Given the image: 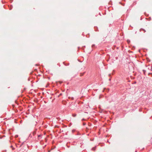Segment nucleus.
I'll return each instance as SVG.
<instances>
[{
    "instance_id": "1",
    "label": "nucleus",
    "mask_w": 152,
    "mask_h": 152,
    "mask_svg": "<svg viewBox=\"0 0 152 152\" xmlns=\"http://www.w3.org/2000/svg\"><path fill=\"white\" fill-rule=\"evenodd\" d=\"M72 133L75 135L77 136H80L81 134L80 133L76 131L75 129H73L72 130Z\"/></svg>"
},
{
    "instance_id": "2",
    "label": "nucleus",
    "mask_w": 152,
    "mask_h": 152,
    "mask_svg": "<svg viewBox=\"0 0 152 152\" xmlns=\"http://www.w3.org/2000/svg\"><path fill=\"white\" fill-rule=\"evenodd\" d=\"M15 145L17 147H20L23 144V143H22L20 145L18 143H15Z\"/></svg>"
},
{
    "instance_id": "3",
    "label": "nucleus",
    "mask_w": 152,
    "mask_h": 152,
    "mask_svg": "<svg viewBox=\"0 0 152 152\" xmlns=\"http://www.w3.org/2000/svg\"><path fill=\"white\" fill-rule=\"evenodd\" d=\"M42 134L38 135L37 136V137H38V139H41L42 138Z\"/></svg>"
},
{
    "instance_id": "4",
    "label": "nucleus",
    "mask_w": 152,
    "mask_h": 152,
    "mask_svg": "<svg viewBox=\"0 0 152 152\" xmlns=\"http://www.w3.org/2000/svg\"><path fill=\"white\" fill-rule=\"evenodd\" d=\"M94 28L95 31H98V28L97 26H94Z\"/></svg>"
},
{
    "instance_id": "5",
    "label": "nucleus",
    "mask_w": 152,
    "mask_h": 152,
    "mask_svg": "<svg viewBox=\"0 0 152 152\" xmlns=\"http://www.w3.org/2000/svg\"><path fill=\"white\" fill-rule=\"evenodd\" d=\"M96 147V146H95V147L92 148L91 149V150L93 151H95Z\"/></svg>"
},
{
    "instance_id": "6",
    "label": "nucleus",
    "mask_w": 152,
    "mask_h": 152,
    "mask_svg": "<svg viewBox=\"0 0 152 152\" xmlns=\"http://www.w3.org/2000/svg\"><path fill=\"white\" fill-rule=\"evenodd\" d=\"M63 64L65 65V66H68L69 65V63H67V64H66L65 62H64L63 63Z\"/></svg>"
},
{
    "instance_id": "7",
    "label": "nucleus",
    "mask_w": 152,
    "mask_h": 152,
    "mask_svg": "<svg viewBox=\"0 0 152 152\" xmlns=\"http://www.w3.org/2000/svg\"><path fill=\"white\" fill-rule=\"evenodd\" d=\"M142 30L144 32H146L145 30L142 28H141L140 30V31H141Z\"/></svg>"
},
{
    "instance_id": "8",
    "label": "nucleus",
    "mask_w": 152,
    "mask_h": 152,
    "mask_svg": "<svg viewBox=\"0 0 152 152\" xmlns=\"http://www.w3.org/2000/svg\"><path fill=\"white\" fill-rule=\"evenodd\" d=\"M69 143H66V145L67 147L69 148V147L70 146L69 145H68V144H69Z\"/></svg>"
},
{
    "instance_id": "9",
    "label": "nucleus",
    "mask_w": 152,
    "mask_h": 152,
    "mask_svg": "<svg viewBox=\"0 0 152 152\" xmlns=\"http://www.w3.org/2000/svg\"><path fill=\"white\" fill-rule=\"evenodd\" d=\"M92 47V48H94V47H95V44H93L92 45V46H91Z\"/></svg>"
},
{
    "instance_id": "10",
    "label": "nucleus",
    "mask_w": 152,
    "mask_h": 152,
    "mask_svg": "<svg viewBox=\"0 0 152 152\" xmlns=\"http://www.w3.org/2000/svg\"><path fill=\"white\" fill-rule=\"evenodd\" d=\"M77 115L76 114H72V116L74 117H75Z\"/></svg>"
},
{
    "instance_id": "11",
    "label": "nucleus",
    "mask_w": 152,
    "mask_h": 152,
    "mask_svg": "<svg viewBox=\"0 0 152 152\" xmlns=\"http://www.w3.org/2000/svg\"><path fill=\"white\" fill-rule=\"evenodd\" d=\"M149 75H151V76L152 77V73H149L148 74Z\"/></svg>"
},
{
    "instance_id": "12",
    "label": "nucleus",
    "mask_w": 152,
    "mask_h": 152,
    "mask_svg": "<svg viewBox=\"0 0 152 152\" xmlns=\"http://www.w3.org/2000/svg\"><path fill=\"white\" fill-rule=\"evenodd\" d=\"M85 73V72H84L83 73H80V75L81 76H83L84 74Z\"/></svg>"
},
{
    "instance_id": "13",
    "label": "nucleus",
    "mask_w": 152,
    "mask_h": 152,
    "mask_svg": "<svg viewBox=\"0 0 152 152\" xmlns=\"http://www.w3.org/2000/svg\"><path fill=\"white\" fill-rule=\"evenodd\" d=\"M143 73L145 74V72H146V71L145 70H144V69H143Z\"/></svg>"
},
{
    "instance_id": "14",
    "label": "nucleus",
    "mask_w": 152,
    "mask_h": 152,
    "mask_svg": "<svg viewBox=\"0 0 152 152\" xmlns=\"http://www.w3.org/2000/svg\"><path fill=\"white\" fill-rule=\"evenodd\" d=\"M32 137V135H31V134H29V137H28V138H30V137H31H31Z\"/></svg>"
},
{
    "instance_id": "15",
    "label": "nucleus",
    "mask_w": 152,
    "mask_h": 152,
    "mask_svg": "<svg viewBox=\"0 0 152 152\" xmlns=\"http://www.w3.org/2000/svg\"><path fill=\"white\" fill-rule=\"evenodd\" d=\"M12 5L11 6V7L10 8V10H12Z\"/></svg>"
},
{
    "instance_id": "16",
    "label": "nucleus",
    "mask_w": 152,
    "mask_h": 152,
    "mask_svg": "<svg viewBox=\"0 0 152 152\" xmlns=\"http://www.w3.org/2000/svg\"><path fill=\"white\" fill-rule=\"evenodd\" d=\"M130 40L129 39H127V42L128 43H129L130 42Z\"/></svg>"
},
{
    "instance_id": "17",
    "label": "nucleus",
    "mask_w": 152,
    "mask_h": 152,
    "mask_svg": "<svg viewBox=\"0 0 152 152\" xmlns=\"http://www.w3.org/2000/svg\"><path fill=\"white\" fill-rule=\"evenodd\" d=\"M10 147L12 148V149L13 150L15 149V148H14L13 147V146L12 145H11V146Z\"/></svg>"
},
{
    "instance_id": "18",
    "label": "nucleus",
    "mask_w": 152,
    "mask_h": 152,
    "mask_svg": "<svg viewBox=\"0 0 152 152\" xmlns=\"http://www.w3.org/2000/svg\"><path fill=\"white\" fill-rule=\"evenodd\" d=\"M86 125V123L85 122H83V125L84 126Z\"/></svg>"
},
{
    "instance_id": "19",
    "label": "nucleus",
    "mask_w": 152,
    "mask_h": 152,
    "mask_svg": "<svg viewBox=\"0 0 152 152\" xmlns=\"http://www.w3.org/2000/svg\"><path fill=\"white\" fill-rule=\"evenodd\" d=\"M145 15V16H148V15H147V14H146V13L145 12L144 13Z\"/></svg>"
},
{
    "instance_id": "20",
    "label": "nucleus",
    "mask_w": 152,
    "mask_h": 152,
    "mask_svg": "<svg viewBox=\"0 0 152 152\" xmlns=\"http://www.w3.org/2000/svg\"><path fill=\"white\" fill-rule=\"evenodd\" d=\"M18 137V135H15V137L16 138Z\"/></svg>"
},
{
    "instance_id": "21",
    "label": "nucleus",
    "mask_w": 152,
    "mask_h": 152,
    "mask_svg": "<svg viewBox=\"0 0 152 152\" xmlns=\"http://www.w3.org/2000/svg\"><path fill=\"white\" fill-rule=\"evenodd\" d=\"M103 143H99V145H101L102 146V144H103Z\"/></svg>"
},
{
    "instance_id": "22",
    "label": "nucleus",
    "mask_w": 152,
    "mask_h": 152,
    "mask_svg": "<svg viewBox=\"0 0 152 152\" xmlns=\"http://www.w3.org/2000/svg\"><path fill=\"white\" fill-rule=\"evenodd\" d=\"M147 61H150V60L149 59H147Z\"/></svg>"
},
{
    "instance_id": "23",
    "label": "nucleus",
    "mask_w": 152,
    "mask_h": 152,
    "mask_svg": "<svg viewBox=\"0 0 152 152\" xmlns=\"http://www.w3.org/2000/svg\"><path fill=\"white\" fill-rule=\"evenodd\" d=\"M6 150H5V151H3L2 152H6Z\"/></svg>"
},
{
    "instance_id": "24",
    "label": "nucleus",
    "mask_w": 152,
    "mask_h": 152,
    "mask_svg": "<svg viewBox=\"0 0 152 152\" xmlns=\"http://www.w3.org/2000/svg\"><path fill=\"white\" fill-rule=\"evenodd\" d=\"M11 2L12 3L13 1V0H10Z\"/></svg>"
},
{
    "instance_id": "25",
    "label": "nucleus",
    "mask_w": 152,
    "mask_h": 152,
    "mask_svg": "<svg viewBox=\"0 0 152 152\" xmlns=\"http://www.w3.org/2000/svg\"><path fill=\"white\" fill-rule=\"evenodd\" d=\"M85 120V119H84V118H83L82 119V121H84Z\"/></svg>"
},
{
    "instance_id": "26",
    "label": "nucleus",
    "mask_w": 152,
    "mask_h": 152,
    "mask_svg": "<svg viewBox=\"0 0 152 152\" xmlns=\"http://www.w3.org/2000/svg\"><path fill=\"white\" fill-rule=\"evenodd\" d=\"M89 126H91V124H89Z\"/></svg>"
},
{
    "instance_id": "27",
    "label": "nucleus",
    "mask_w": 152,
    "mask_h": 152,
    "mask_svg": "<svg viewBox=\"0 0 152 152\" xmlns=\"http://www.w3.org/2000/svg\"><path fill=\"white\" fill-rule=\"evenodd\" d=\"M111 75V74H109V76H110Z\"/></svg>"
},
{
    "instance_id": "28",
    "label": "nucleus",
    "mask_w": 152,
    "mask_h": 152,
    "mask_svg": "<svg viewBox=\"0 0 152 152\" xmlns=\"http://www.w3.org/2000/svg\"><path fill=\"white\" fill-rule=\"evenodd\" d=\"M151 17H150V18H149V19H150V20H151Z\"/></svg>"
},
{
    "instance_id": "29",
    "label": "nucleus",
    "mask_w": 152,
    "mask_h": 152,
    "mask_svg": "<svg viewBox=\"0 0 152 152\" xmlns=\"http://www.w3.org/2000/svg\"><path fill=\"white\" fill-rule=\"evenodd\" d=\"M107 142L109 143L110 142L108 141V140L107 141Z\"/></svg>"
},
{
    "instance_id": "30",
    "label": "nucleus",
    "mask_w": 152,
    "mask_h": 152,
    "mask_svg": "<svg viewBox=\"0 0 152 152\" xmlns=\"http://www.w3.org/2000/svg\"><path fill=\"white\" fill-rule=\"evenodd\" d=\"M99 15H101V13H99Z\"/></svg>"
},
{
    "instance_id": "31",
    "label": "nucleus",
    "mask_w": 152,
    "mask_h": 152,
    "mask_svg": "<svg viewBox=\"0 0 152 152\" xmlns=\"http://www.w3.org/2000/svg\"><path fill=\"white\" fill-rule=\"evenodd\" d=\"M151 70L152 71V66H151Z\"/></svg>"
},
{
    "instance_id": "32",
    "label": "nucleus",
    "mask_w": 152,
    "mask_h": 152,
    "mask_svg": "<svg viewBox=\"0 0 152 152\" xmlns=\"http://www.w3.org/2000/svg\"><path fill=\"white\" fill-rule=\"evenodd\" d=\"M119 4H121V2H119Z\"/></svg>"
},
{
    "instance_id": "33",
    "label": "nucleus",
    "mask_w": 152,
    "mask_h": 152,
    "mask_svg": "<svg viewBox=\"0 0 152 152\" xmlns=\"http://www.w3.org/2000/svg\"><path fill=\"white\" fill-rule=\"evenodd\" d=\"M83 47L85 48L86 47V46H83Z\"/></svg>"
},
{
    "instance_id": "34",
    "label": "nucleus",
    "mask_w": 152,
    "mask_h": 152,
    "mask_svg": "<svg viewBox=\"0 0 152 152\" xmlns=\"http://www.w3.org/2000/svg\"><path fill=\"white\" fill-rule=\"evenodd\" d=\"M109 80L110 81V80H111V78H110V79H109Z\"/></svg>"
},
{
    "instance_id": "35",
    "label": "nucleus",
    "mask_w": 152,
    "mask_h": 152,
    "mask_svg": "<svg viewBox=\"0 0 152 152\" xmlns=\"http://www.w3.org/2000/svg\"><path fill=\"white\" fill-rule=\"evenodd\" d=\"M130 27H132V28H133V27H132L131 26V25H130Z\"/></svg>"
},
{
    "instance_id": "36",
    "label": "nucleus",
    "mask_w": 152,
    "mask_h": 152,
    "mask_svg": "<svg viewBox=\"0 0 152 152\" xmlns=\"http://www.w3.org/2000/svg\"><path fill=\"white\" fill-rule=\"evenodd\" d=\"M72 99H74V98H73V97H72Z\"/></svg>"
},
{
    "instance_id": "37",
    "label": "nucleus",
    "mask_w": 152,
    "mask_h": 152,
    "mask_svg": "<svg viewBox=\"0 0 152 152\" xmlns=\"http://www.w3.org/2000/svg\"><path fill=\"white\" fill-rule=\"evenodd\" d=\"M135 152H137V151L136 150L135 151Z\"/></svg>"
},
{
    "instance_id": "38",
    "label": "nucleus",
    "mask_w": 152,
    "mask_h": 152,
    "mask_svg": "<svg viewBox=\"0 0 152 152\" xmlns=\"http://www.w3.org/2000/svg\"><path fill=\"white\" fill-rule=\"evenodd\" d=\"M18 142L20 143V141H19V142Z\"/></svg>"
},
{
    "instance_id": "39",
    "label": "nucleus",
    "mask_w": 152,
    "mask_h": 152,
    "mask_svg": "<svg viewBox=\"0 0 152 152\" xmlns=\"http://www.w3.org/2000/svg\"><path fill=\"white\" fill-rule=\"evenodd\" d=\"M140 20H142V18H141Z\"/></svg>"
},
{
    "instance_id": "40",
    "label": "nucleus",
    "mask_w": 152,
    "mask_h": 152,
    "mask_svg": "<svg viewBox=\"0 0 152 152\" xmlns=\"http://www.w3.org/2000/svg\"><path fill=\"white\" fill-rule=\"evenodd\" d=\"M77 138H79L80 137H78Z\"/></svg>"
},
{
    "instance_id": "41",
    "label": "nucleus",
    "mask_w": 152,
    "mask_h": 152,
    "mask_svg": "<svg viewBox=\"0 0 152 152\" xmlns=\"http://www.w3.org/2000/svg\"><path fill=\"white\" fill-rule=\"evenodd\" d=\"M81 143H80V145H81Z\"/></svg>"
},
{
    "instance_id": "42",
    "label": "nucleus",
    "mask_w": 152,
    "mask_h": 152,
    "mask_svg": "<svg viewBox=\"0 0 152 152\" xmlns=\"http://www.w3.org/2000/svg\"><path fill=\"white\" fill-rule=\"evenodd\" d=\"M136 33H137V31H136V32H135V34H136Z\"/></svg>"
},
{
    "instance_id": "43",
    "label": "nucleus",
    "mask_w": 152,
    "mask_h": 152,
    "mask_svg": "<svg viewBox=\"0 0 152 152\" xmlns=\"http://www.w3.org/2000/svg\"><path fill=\"white\" fill-rule=\"evenodd\" d=\"M35 65H36V66H37V64H36Z\"/></svg>"
},
{
    "instance_id": "44",
    "label": "nucleus",
    "mask_w": 152,
    "mask_h": 152,
    "mask_svg": "<svg viewBox=\"0 0 152 152\" xmlns=\"http://www.w3.org/2000/svg\"><path fill=\"white\" fill-rule=\"evenodd\" d=\"M124 5V4H123V5Z\"/></svg>"
},
{
    "instance_id": "45",
    "label": "nucleus",
    "mask_w": 152,
    "mask_h": 152,
    "mask_svg": "<svg viewBox=\"0 0 152 152\" xmlns=\"http://www.w3.org/2000/svg\"><path fill=\"white\" fill-rule=\"evenodd\" d=\"M136 83V82H134V83Z\"/></svg>"
}]
</instances>
